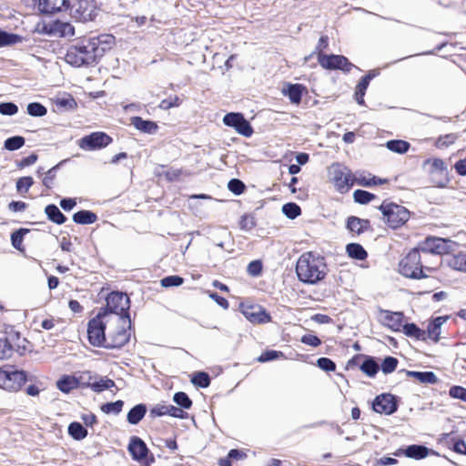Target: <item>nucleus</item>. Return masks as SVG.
Wrapping results in <instances>:
<instances>
[{"label":"nucleus","mask_w":466,"mask_h":466,"mask_svg":"<svg viewBox=\"0 0 466 466\" xmlns=\"http://www.w3.org/2000/svg\"><path fill=\"white\" fill-rule=\"evenodd\" d=\"M327 271L324 257L311 251L303 253L297 261L296 274L299 280L305 284H318L326 277Z\"/></svg>","instance_id":"nucleus-1"},{"label":"nucleus","mask_w":466,"mask_h":466,"mask_svg":"<svg viewBox=\"0 0 466 466\" xmlns=\"http://www.w3.org/2000/svg\"><path fill=\"white\" fill-rule=\"evenodd\" d=\"M400 273L405 278L412 279H426L428 272H433L436 267L428 265L426 257L418 248L411 249L400 262Z\"/></svg>","instance_id":"nucleus-2"},{"label":"nucleus","mask_w":466,"mask_h":466,"mask_svg":"<svg viewBox=\"0 0 466 466\" xmlns=\"http://www.w3.org/2000/svg\"><path fill=\"white\" fill-rule=\"evenodd\" d=\"M130 299L126 293L120 291L110 292L106 299V305L102 307L98 313L100 316H107L108 314H116L119 316V319L124 321V324L128 323L131 326V319L129 316Z\"/></svg>","instance_id":"nucleus-3"},{"label":"nucleus","mask_w":466,"mask_h":466,"mask_svg":"<svg viewBox=\"0 0 466 466\" xmlns=\"http://www.w3.org/2000/svg\"><path fill=\"white\" fill-rule=\"evenodd\" d=\"M383 219L391 228H399L403 226L410 218V211L403 206L393 202L383 201L379 207Z\"/></svg>","instance_id":"nucleus-4"},{"label":"nucleus","mask_w":466,"mask_h":466,"mask_svg":"<svg viewBox=\"0 0 466 466\" xmlns=\"http://www.w3.org/2000/svg\"><path fill=\"white\" fill-rule=\"evenodd\" d=\"M27 373L14 366L0 368V388L7 391H18L27 381Z\"/></svg>","instance_id":"nucleus-5"},{"label":"nucleus","mask_w":466,"mask_h":466,"mask_svg":"<svg viewBox=\"0 0 466 466\" xmlns=\"http://www.w3.org/2000/svg\"><path fill=\"white\" fill-rule=\"evenodd\" d=\"M329 174L336 189L342 194L348 192L355 183L350 169L340 163H333L329 169Z\"/></svg>","instance_id":"nucleus-6"},{"label":"nucleus","mask_w":466,"mask_h":466,"mask_svg":"<svg viewBox=\"0 0 466 466\" xmlns=\"http://www.w3.org/2000/svg\"><path fill=\"white\" fill-rule=\"evenodd\" d=\"M454 245L455 242L449 238L427 237L417 248L427 258L430 255L448 254Z\"/></svg>","instance_id":"nucleus-7"},{"label":"nucleus","mask_w":466,"mask_h":466,"mask_svg":"<svg viewBox=\"0 0 466 466\" xmlns=\"http://www.w3.org/2000/svg\"><path fill=\"white\" fill-rule=\"evenodd\" d=\"M127 451L134 461L142 463L144 466H150L155 461V457L146 442L137 436L130 438Z\"/></svg>","instance_id":"nucleus-8"},{"label":"nucleus","mask_w":466,"mask_h":466,"mask_svg":"<svg viewBox=\"0 0 466 466\" xmlns=\"http://www.w3.org/2000/svg\"><path fill=\"white\" fill-rule=\"evenodd\" d=\"M103 318L105 317L97 313L88 321L87 338L92 346L106 349L107 336H106V324L102 321Z\"/></svg>","instance_id":"nucleus-9"},{"label":"nucleus","mask_w":466,"mask_h":466,"mask_svg":"<svg viewBox=\"0 0 466 466\" xmlns=\"http://www.w3.org/2000/svg\"><path fill=\"white\" fill-rule=\"evenodd\" d=\"M113 142V138L103 131L92 132L77 140V146L86 151L100 150Z\"/></svg>","instance_id":"nucleus-10"},{"label":"nucleus","mask_w":466,"mask_h":466,"mask_svg":"<svg viewBox=\"0 0 466 466\" xmlns=\"http://www.w3.org/2000/svg\"><path fill=\"white\" fill-rule=\"evenodd\" d=\"M318 62L325 69L341 70L344 73H349L353 67H355V66L342 55H325L323 53H319Z\"/></svg>","instance_id":"nucleus-11"},{"label":"nucleus","mask_w":466,"mask_h":466,"mask_svg":"<svg viewBox=\"0 0 466 466\" xmlns=\"http://www.w3.org/2000/svg\"><path fill=\"white\" fill-rule=\"evenodd\" d=\"M69 8L72 16L82 22L93 21L97 15L95 0H76Z\"/></svg>","instance_id":"nucleus-12"},{"label":"nucleus","mask_w":466,"mask_h":466,"mask_svg":"<svg viewBox=\"0 0 466 466\" xmlns=\"http://www.w3.org/2000/svg\"><path fill=\"white\" fill-rule=\"evenodd\" d=\"M400 398L391 393L377 395L372 401V410L380 414L392 415L399 409Z\"/></svg>","instance_id":"nucleus-13"},{"label":"nucleus","mask_w":466,"mask_h":466,"mask_svg":"<svg viewBox=\"0 0 466 466\" xmlns=\"http://www.w3.org/2000/svg\"><path fill=\"white\" fill-rule=\"evenodd\" d=\"M223 123L227 127H233L245 137H250L253 135V127L242 113H227L223 117Z\"/></svg>","instance_id":"nucleus-14"},{"label":"nucleus","mask_w":466,"mask_h":466,"mask_svg":"<svg viewBox=\"0 0 466 466\" xmlns=\"http://www.w3.org/2000/svg\"><path fill=\"white\" fill-rule=\"evenodd\" d=\"M130 330L131 327H128V323L124 324V321H122L121 327H117L116 330L108 333L106 349H120L125 346L130 339Z\"/></svg>","instance_id":"nucleus-15"},{"label":"nucleus","mask_w":466,"mask_h":466,"mask_svg":"<svg viewBox=\"0 0 466 466\" xmlns=\"http://www.w3.org/2000/svg\"><path fill=\"white\" fill-rule=\"evenodd\" d=\"M1 346L5 345L9 350L8 358L12 357L14 351H17L20 355L25 350V343L26 339L21 338L20 333L10 329L9 331H5L3 337H0Z\"/></svg>","instance_id":"nucleus-16"},{"label":"nucleus","mask_w":466,"mask_h":466,"mask_svg":"<svg viewBox=\"0 0 466 466\" xmlns=\"http://www.w3.org/2000/svg\"><path fill=\"white\" fill-rule=\"evenodd\" d=\"M92 41V39H83L80 42L75 44L77 51H80L82 56L88 58L86 61L87 66L95 65L101 58V49L97 48V46Z\"/></svg>","instance_id":"nucleus-17"},{"label":"nucleus","mask_w":466,"mask_h":466,"mask_svg":"<svg viewBox=\"0 0 466 466\" xmlns=\"http://www.w3.org/2000/svg\"><path fill=\"white\" fill-rule=\"evenodd\" d=\"M241 312L245 318L252 323L262 324L271 321L270 314L263 308L258 306L240 305Z\"/></svg>","instance_id":"nucleus-18"},{"label":"nucleus","mask_w":466,"mask_h":466,"mask_svg":"<svg viewBox=\"0 0 466 466\" xmlns=\"http://www.w3.org/2000/svg\"><path fill=\"white\" fill-rule=\"evenodd\" d=\"M380 313L382 317L380 319L382 325L393 331H400L404 319L403 312L380 309Z\"/></svg>","instance_id":"nucleus-19"},{"label":"nucleus","mask_w":466,"mask_h":466,"mask_svg":"<svg viewBox=\"0 0 466 466\" xmlns=\"http://www.w3.org/2000/svg\"><path fill=\"white\" fill-rule=\"evenodd\" d=\"M70 0H38V10L43 15H54L67 10Z\"/></svg>","instance_id":"nucleus-20"},{"label":"nucleus","mask_w":466,"mask_h":466,"mask_svg":"<svg viewBox=\"0 0 466 466\" xmlns=\"http://www.w3.org/2000/svg\"><path fill=\"white\" fill-rule=\"evenodd\" d=\"M305 93H307V88L302 84L287 83L282 88V94L294 105L300 104Z\"/></svg>","instance_id":"nucleus-21"},{"label":"nucleus","mask_w":466,"mask_h":466,"mask_svg":"<svg viewBox=\"0 0 466 466\" xmlns=\"http://www.w3.org/2000/svg\"><path fill=\"white\" fill-rule=\"evenodd\" d=\"M346 228L353 234L360 235L366 231L371 230V225L369 219L350 216L346 221Z\"/></svg>","instance_id":"nucleus-22"},{"label":"nucleus","mask_w":466,"mask_h":466,"mask_svg":"<svg viewBox=\"0 0 466 466\" xmlns=\"http://www.w3.org/2000/svg\"><path fill=\"white\" fill-rule=\"evenodd\" d=\"M399 374L404 373L407 377L415 379L423 384H436L439 381L438 377L433 371H417V370H400L398 371Z\"/></svg>","instance_id":"nucleus-23"},{"label":"nucleus","mask_w":466,"mask_h":466,"mask_svg":"<svg viewBox=\"0 0 466 466\" xmlns=\"http://www.w3.org/2000/svg\"><path fill=\"white\" fill-rule=\"evenodd\" d=\"M130 123L137 130L145 134H155L158 129V126L152 120L143 119L141 116H136L130 118Z\"/></svg>","instance_id":"nucleus-24"},{"label":"nucleus","mask_w":466,"mask_h":466,"mask_svg":"<svg viewBox=\"0 0 466 466\" xmlns=\"http://www.w3.org/2000/svg\"><path fill=\"white\" fill-rule=\"evenodd\" d=\"M65 60L67 64L75 66V67H81V66H88L86 64V61H88V58L82 56L80 54V51H77L75 45H71L65 56Z\"/></svg>","instance_id":"nucleus-25"},{"label":"nucleus","mask_w":466,"mask_h":466,"mask_svg":"<svg viewBox=\"0 0 466 466\" xmlns=\"http://www.w3.org/2000/svg\"><path fill=\"white\" fill-rule=\"evenodd\" d=\"M65 60L67 64L75 66V67H81V66H88L86 64V61H88V58L82 56L80 54V51H77L75 45H71L65 56Z\"/></svg>","instance_id":"nucleus-26"},{"label":"nucleus","mask_w":466,"mask_h":466,"mask_svg":"<svg viewBox=\"0 0 466 466\" xmlns=\"http://www.w3.org/2000/svg\"><path fill=\"white\" fill-rule=\"evenodd\" d=\"M147 407L144 403H139L132 407L127 414V420L131 425H137L145 417Z\"/></svg>","instance_id":"nucleus-27"},{"label":"nucleus","mask_w":466,"mask_h":466,"mask_svg":"<svg viewBox=\"0 0 466 466\" xmlns=\"http://www.w3.org/2000/svg\"><path fill=\"white\" fill-rule=\"evenodd\" d=\"M360 370L368 377L373 378L380 370V364L374 357L363 355V361L360 365Z\"/></svg>","instance_id":"nucleus-28"},{"label":"nucleus","mask_w":466,"mask_h":466,"mask_svg":"<svg viewBox=\"0 0 466 466\" xmlns=\"http://www.w3.org/2000/svg\"><path fill=\"white\" fill-rule=\"evenodd\" d=\"M406 457L414 460H422L426 458L430 453L431 450L420 444H411L405 447Z\"/></svg>","instance_id":"nucleus-29"},{"label":"nucleus","mask_w":466,"mask_h":466,"mask_svg":"<svg viewBox=\"0 0 466 466\" xmlns=\"http://www.w3.org/2000/svg\"><path fill=\"white\" fill-rule=\"evenodd\" d=\"M400 331H402L407 337L410 338H414L422 341L427 339L426 331L421 329L417 324L413 322L402 324Z\"/></svg>","instance_id":"nucleus-30"},{"label":"nucleus","mask_w":466,"mask_h":466,"mask_svg":"<svg viewBox=\"0 0 466 466\" xmlns=\"http://www.w3.org/2000/svg\"><path fill=\"white\" fill-rule=\"evenodd\" d=\"M73 221L79 225H91L97 220V216L91 210L82 209L73 215Z\"/></svg>","instance_id":"nucleus-31"},{"label":"nucleus","mask_w":466,"mask_h":466,"mask_svg":"<svg viewBox=\"0 0 466 466\" xmlns=\"http://www.w3.org/2000/svg\"><path fill=\"white\" fill-rule=\"evenodd\" d=\"M45 213L47 218L56 225H62L66 221V217L61 212L55 204H49L45 208Z\"/></svg>","instance_id":"nucleus-32"},{"label":"nucleus","mask_w":466,"mask_h":466,"mask_svg":"<svg viewBox=\"0 0 466 466\" xmlns=\"http://www.w3.org/2000/svg\"><path fill=\"white\" fill-rule=\"evenodd\" d=\"M78 385V380L69 375H64L56 381L57 389L64 393H69L71 390L77 389Z\"/></svg>","instance_id":"nucleus-33"},{"label":"nucleus","mask_w":466,"mask_h":466,"mask_svg":"<svg viewBox=\"0 0 466 466\" xmlns=\"http://www.w3.org/2000/svg\"><path fill=\"white\" fill-rule=\"evenodd\" d=\"M348 256L356 260H365L368 258V252L360 243H349L346 245Z\"/></svg>","instance_id":"nucleus-34"},{"label":"nucleus","mask_w":466,"mask_h":466,"mask_svg":"<svg viewBox=\"0 0 466 466\" xmlns=\"http://www.w3.org/2000/svg\"><path fill=\"white\" fill-rule=\"evenodd\" d=\"M446 317H437L428 325L427 338L432 339L434 341H438L441 334V325L446 321Z\"/></svg>","instance_id":"nucleus-35"},{"label":"nucleus","mask_w":466,"mask_h":466,"mask_svg":"<svg viewBox=\"0 0 466 466\" xmlns=\"http://www.w3.org/2000/svg\"><path fill=\"white\" fill-rule=\"evenodd\" d=\"M91 39L96 44L97 48L101 49V57L106 51L112 48L115 43V37L112 35H101L97 37H92Z\"/></svg>","instance_id":"nucleus-36"},{"label":"nucleus","mask_w":466,"mask_h":466,"mask_svg":"<svg viewBox=\"0 0 466 466\" xmlns=\"http://www.w3.org/2000/svg\"><path fill=\"white\" fill-rule=\"evenodd\" d=\"M67 431L68 434L76 441H82L88 434L86 428L78 421L71 422L68 425Z\"/></svg>","instance_id":"nucleus-37"},{"label":"nucleus","mask_w":466,"mask_h":466,"mask_svg":"<svg viewBox=\"0 0 466 466\" xmlns=\"http://www.w3.org/2000/svg\"><path fill=\"white\" fill-rule=\"evenodd\" d=\"M30 232L29 228H20L11 233V244L14 248L20 252H24L23 240L25 236Z\"/></svg>","instance_id":"nucleus-38"},{"label":"nucleus","mask_w":466,"mask_h":466,"mask_svg":"<svg viewBox=\"0 0 466 466\" xmlns=\"http://www.w3.org/2000/svg\"><path fill=\"white\" fill-rule=\"evenodd\" d=\"M24 40L20 35L0 30V47L14 46Z\"/></svg>","instance_id":"nucleus-39"},{"label":"nucleus","mask_w":466,"mask_h":466,"mask_svg":"<svg viewBox=\"0 0 466 466\" xmlns=\"http://www.w3.org/2000/svg\"><path fill=\"white\" fill-rule=\"evenodd\" d=\"M386 147L391 152L405 154L409 151L410 144L401 139H391L386 142Z\"/></svg>","instance_id":"nucleus-40"},{"label":"nucleus","mask_w":466,"mask_h":466,"mask_svg":"<svg viewBox=\"0 0 466 466\" xmlns=\"http://www.w3.org/2000/svg\"><path fill=\"white\" fill-rule=\"evenodd\" d=\"M447 264L455 270L466 272V253L453 255L448 258Z\"/></svg>","instance_id":"nucleus-41"},{"label":"nucleus","mask_w":466,"mask_h":466,"mask_svg":"<svg viewBox=\"0 0 466 466\" xmlns=\"http://www.w3.org/2000/svg\"><path fill=\"white\" fill-rule=\"evenodd\" d=\"M191 383L196 387L206 389L210 385L211 378L206 371H197L192 375Z\"/></svg>","instance_id":"nucleus-42"},{"label":"nucleus","mask_w":466,"mask_h":466,"mask_svg":"<svg viewBox=\"0 0 466 466\" xmlns=\"http://www.w3.org/2000/svg\"><path fill=\"white\" fill-rule=\"evenodd\" d=\"M115 386V381L107 377L100 378L98 380H95L89 384L90 389L93 391L98 393L106 390H109Z\"/></svg>","instance_id":"nucleus-43"},{"label":"nucleus","mask_w":466,"mask_h":466,"mask_svg":"<svg viewBox=\"0 0 466 466\" xmlns=\"http://www.w3.org/2000/svg\"><path fill=\"white\" fill-rule=\"evenodd\" d=\"M124 407V401L117 400L116 401L106 402L101 405L100 410L106 414L118 415Z\"/></svg>","instance_id":"nucleus-44"},{"label":"nucleus","mask_w":466,"mask_h":466,"mask_svg":"<svg viewBox=\"0 0 466 466\" xmlns=\"http://www.w3.org/2000/svg\"><path fill=\"white\" fill-rule=\"evenodd\" d=\"M25 139L22 136H13L6 138L4 142L5 149L8 151H15L24 147Z\"/></svg>","instance_id":"nucleus-45"},{"label":"nucleus","mask_w":466,"mask_h":466,"mask_svg":"<svg viewBox=\"0 0 466 466\" xmlns=\"http://www.w3.org/2000/svg\"><path fill=\"white\" fill-rule=\"evenodd\" d=\"M26 112L34 117H41L47 114V108L39 102H31L26 106Z\"/></svg>","instance_id":"nucleus-46"},{"label":"nucleus","mask_w":466,"mask_h":466,"mask_svg":"<svg viewBox=\"0 0 466 466\" xmlns=\"http://www.w3.org/2000/svg\"><path fill=\"white\" fill-rule=\"evenodd\" d=\"M173 401L182 410H188L192 406V400L184 391H177L173 396Z\"/></svg>","instance_id":"nucleus-47"},{"label":"nucleus","mask_w":466,"mask_h":466,"mask_svg":"<svg viewBox=\"0 0 466 466\" xmlns=\"http://www.w3.org/2000/svg\"><path fill=\"white\" fill-rule=\"evenodd\" d=\"M282 213L289 219H295L301 214L300 207L294 203L289 202L282 206Z\"/></svg>","instance_id":"nucleus-48"},{"label":"nucleus","mask_w":466,"mask_h":466,"mask_svg":"<svg viewBox=\"0 0 466 466\" xmlns=\"http://www.w3.org/2000/svg\"><path fill=\"white\" fill-rule=\"evenodd\" d=\"M398 363L399 360L397 358L392 356H387L382 360L380 365V369L384 374H390L396 370Z\"/></svg>","instance_id":"nucleus-49"},{"label":"nucleus","mask_w":466,"mask_h":466,"mask_svg":"<svg viewBox=\"0 0 466 466\" xmlns=\"http://www.w3.org/2000/svg\"><path fill=\"white\" fill-rule=\"evenodd\" d=\"M353 198L356 203L365 205L376 198V196L363 189H356L353 193Z\"/></svg>","instance_id":"nucleus-50"},{"label":"nucleus","mask_w":466,"mask_h":466,"mask_svg":"<svg viewBox=\"0 0 466 466\" xmlns=\"http://www.w3.org/2000/svg\"><path fill=\"white\" fill-rule=\"evenodd\" d=\"M56 105L59 108H63L66 111L74 110L77 106V103L75 98L68 95L66 97L57 98L56 100Z\"/></svg>","instance_id":"nucleus-51"},{"label":"nucleus","mask_w":466,"mask_h":466,"mask_svg":"<svg viewBox=\"0 0 466 466\" xmlns=\"http://www.w3.org/2000/svg\"><path fill=\"white\" fill-rule=\"evenodd\" d=\"M65 162L64 161H61L59 162L58 164H56V166H54L53 167H51L46 173V176L44 177L43 178V185L46 187V188H51L53 187V184H54V180L56 178V172L57 170L60 168V167L62 166V164Z\"/></svg>","instance_id":"nucleus-52"},{"label":"nucleus","mask_w":466,"mask_h":466,"mask_svg":"<svg viewBox=\"0 0 466 466\" xmlns=\"http://www.w3.org/2000/svg\"><path fill=\"white\" fill-rule=\"evenodd\" d=\"M228 188L236 196H239L246 190V185L238 178H231L228 183Z\"/></svg>","instance_id":"nucleus-53"},{"label":"nucleus","mask_w":466,"mask_h":466,"mask_svg":"<svg viewBox=\"0 0 466 466\" xmlns=\"http://www.w3.org/2000/svg\"><path fill=\"white\" fill-rule=\"evenodd\" d=\"M184 283V279L177 275H171L163 278L160 284L164 288L179 287Z\"/></svg>","instance_id":"nucleus-54"},{"label":"nucleus","mask_w":466,"mask_h":466,"mask_svg":"<svg viewBox=\"0 0 466 466\" xmlns=\"http://www.w3.org/2000/svg\"><path fill=\"white\" fill-rule=\"evenodd\" d=\"M426 163H431V172H439L441 175L448 174V168L445 162L441 158H433L432 160L427 159Z\"/></svg>","instance_id":"nucleus-55"},{"label":"nucleus","mask_w":466,"mask_h":466,"mask_svg":"<svg viewBox=\"0 0 466 466\" xmlns=\"http://www.w3.org/2000/svg\"><path fill=\"white\" fill-rule=\"evenodd\" d=\"M458 138V136L454 133L446 134L444 136H440L435 143L436 147L439 148L448 147L451 144L455 142Z\"/></svg>","instance_id":"nucleus-56"},{"label":"nucleus","mask_w":466,"mask_h":466,"mask_svg":"<svg viewBox=\"0 0 466 466\" xmlns=\"http://www.w3.org/2000/svg\"><path fill=\"white\" fill-rule=\"evenodd\" d=\"M283 357V352L275 350H267L260 354L258 360L261 363L272 361Z\"/></svg>","instance_id":"nucleus-57"},{"label":"nucleus","mask_w":466,"mask_h":466,"mask_svg":"<svg viewBox=\"0 0 466 466\" xmlns=\"http://www.w3.org/2000/svg\"><path fill=\"white\" fill-rule=\"evenodd\" d=\"M316 365L320 370L329 372L336 370V363L329 358L320 357L317 360Z\"/></svg>","instance_id":"nucleus-58"},{"label":"nucleus","mask_w":466,"mask_h":466,"mask_svg":"<svg viewBox=\"0 0 466 466\" xmlns=\"http://www.w3.org/2000/svg\"><path fill=\"white\" fill-rule=\"evenodd\" d=\"M34 179L32 177H22L16 181V190L20 193H26L29 188L33 186Z\"/></svg>","instance_id":"nucleus-59"},{"label":"nucleus","mask_w":466,"mask_h":466,"mask_svg":"<svg viewBox=\"0 0 466 466\" xmlns=\"http://www.w3.org/2000/svg\"><path fill=\"white\" fill-rule=\"evenodd\" d=\"M18 112V106L13 102H1L0 114L3 116H14Z\"/></svg>","instance_id":"nucleus-60"},{"label":"nucleus","mask_w":466,"mask_h":466,"mask_svg":"<svg viewBox=\"0 0 466 466\" xmlns=\"http://www.w3.org/2000/svg\"><path fill=\"white\" fill-rule=\"evenodd\" d=\"M449 395L452 399H458L466 402V388L459 385L451 386L449 390Z\"/></svg>","instance_id":"nucleus-61"},{"label":"nucleus","mask_w":466,"mask_h":466,"mask_svg":"<svg viewBox=\"0 0 466 466\" xmlns=\"http://www.w3.org/2000/svg\"><path fill=\"white\" fill-rule=\"evenodd\" d=\"M263 270V265L262 262L258 259L252 260L248 263L247 271L248 273L252 277H258L261 275Z\"/></svg>","instance_id":"nucleus-62"},{"label":"nucleus","mask_w":466,"mask_h":466,"mask_svg":"<svg viewBox=\"0 0 466 466\" xmlns=\"http://www.w3.org/2000/svg\"><path fill=\"white\" fill-rule=\"evenodd\" d=\"M256 226L255 218L248 215L244 214L240 218L239 228L244 230H251Z\"/></svg>","instance_id":"nucleus-63"},{"label":"nucleus","mask_w":466,"mask_h":466,"mask_svg":"<svg viewBox=\"0 0 466 466\" xmlns=\"http://www.w3.org/2000/svg\"><path fill=\"white\" fill-rule=\"evenodd\" d=\"M300 341L305 344L311 347H319L321 345L322 341L321 339L313 334H305L301 337Z\"/></svg>","instance_id":"nucleus-64"}]
</instances>
